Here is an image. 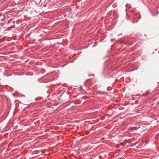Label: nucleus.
<instances>
[{"mask_svg":"<svg viewBox=\"0 0 159 159\" xmlns=\"http://www.w3.org/2000/svg\"><path fill=\"white\" fill-rule=\"evenodd\" d=\"M140 127L139 125H138V126H137L132 127L130 128H129V129L130 130H136L137 129H139V128H140Z\"/></svg>","mask_w":159,"mask_h":159,"instance_id":"obj_1","label":"nucleus"}]
</instances>
